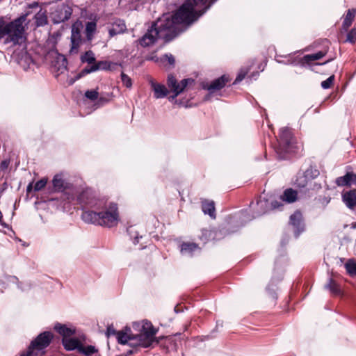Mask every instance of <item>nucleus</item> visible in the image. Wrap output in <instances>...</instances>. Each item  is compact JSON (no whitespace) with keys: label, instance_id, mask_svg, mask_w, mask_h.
Masks as SVG:
<instances>
[{"label":"nucleus","instance_id":"nucleus-39","mask_svg":"<svg viewBox=\"0 0 356 356\" xmlns=\"http://www.w3.org/2000/svg\"><path fill=\"white\" fill-rule=\"evenodd\" d=\"M118 332H117L113 326H108L106 330V335L108 337L115 336L117 337V334Z\"/></svg>","mask_w":356,"mask_h":356},{"label":"nucleus","instance_id":"nucleus-15","mask_svg":"<svg viewBox=\"0 0 356 356\" xmlns=\"http://www.w3.org/2000/svg\"><path fill=\"white\" fill-rule=\"evenodd\" d=\"M54 330L62 336V342L64 341L65 339H69L76 334V330L74 327H68L66 325L59 323L55 324Z\"/></svg>","mask_w":356,"mask_h":356},{"label":"nucleus","instance_id":"nucleus-33","mask_svg":"<svg viewBox=\"0 0 356 356\" xmlns=\"http://www.w3.org/2000/svg\"><path fill=\"white\" fill-rule=\"evenodd\" d=\"M121 81L124 86H126L128 88H131L132 86V81L131 79L124 74V72L121 73Z\"/></svg>","mask_w":356,"mask_h":356},{"label":"nucleus","instance_id":"nucleus-2","mask_svg":"<svg viewBox=\"0 0 356 356\" xmlns=\"http://www.w3.org/2000/svg\"><path fill=\"white\" fill-rule=\"evenodd\" d=\"M77 199L80 204L90 209L82 213L84 222L108 228L118 225L120 218L116 203L96 197L90 190L83 191Z\"/></svg>","mask_w":356,"mask_h":356},{"label":"nucleus","instance_id":"nucleus-16","mask_svg":"<svg viewBox=\"0 0 356 356\" xmlns=\"http://www.w3.org/2000/svg\"><path fill=\"white\" fill-rule=\"evenodd\" d=\"M149 83L154 92V97L156 99L163 98L168 94V90L164 85L158 83L152 79L149 80Z\"/></svg>","mask_w":356,"mask_h":356},{"label":"nucleus","instance_id":"nucleus-28","mask_svg":"<svg viewBox=\"0 0 356 356\" xmlns=\"http://www.w3.org/2000/svg\"><path fill=\"white\" fill-rule=\"evenodd\" d=\"M35 19L37 26H43L47 24L48 19L45 11L40 10L35 15Z\"/></svg>","mask_w":356,"mask_h":356},{"label":"nucleus","instance_id":"nucleus-38","mask_svg":"<svg viewBox=\"0 0 356 356\" xmlns=\"http://www.w3.org/2000/svg\"><path fill=\"white\" fill-rule=\"evenodd\" d=\"M247 73H248L247 70H241L240 71V72L238 73V74L237 75L234 83H237L241 81L244 79V77L245 76Z\"/></svg>","mask_w":356,"mask_h":356},{"label":"nucleus","instance_id":"nucleus-1","mask_svg":"<svg viewBox=\"0 0 356 356\" xmlns=\"http://www.w3.org/2000/svg\"><path fill=\"white\" fill-rule=\"evenodd\" d=\"M216 1L186 0L173 15L164 14L154 22L140 39V44L148 47L159 39L165 42L173 40L202 16Z\"/></svg>","mask_w":356,"mask_h":356},{"label":"nucleus","instance_id":"nucleus-22","mask_svg":"<svg viewBox=\"0 0 356 356\" xmlns=\"http://www.w3.org/2000/svg\"><path fill=\"white\" fill-rule=\"evenodd\" d=\"M202 209L204 214H208L211 218H216L215 206L213 201H203L202 202Z\"/></svg>","mask_w":356,"mask_h":356},{"label":"nucleus","instance_id":"nucleus-47","mask_svg":"<svg viewBox=\"0 0 356 356\" xmlns=\"http://www.w3.org/2000/svg\"><path fill=\"white\" fill-rule=\"evenodd\" d=\"M67 199H68L69 200H73V199H74V196H73V195H71L70 197H67Z\"/></svg>","mask_w":356,"mask_h":356},{"label":"nucleus","instance_id":"nucleus-10","mask_svg":"<svg viewBox=\"0 0 356 356\" xmlns=\"http://www.w3.org/2000/svg\"><path fill=\"white\" fill-rule=\"evenodd\" d=\"M194 82V79L188 78L184 79L178 83L173 74H169L167 79V84L168 88L173 92V95L169 97V100L170 102L173 101L188 86L192 85Z\"/></svg>","mask_w":356,"mask_h":356},{"label":"nucleus","instance_id":"nucleus-11","mask_svg":"<svg viewBox=\"0 0 356 356\" xmlns=\"http://www.w3.org/2000/svg\"><path fill=\"white\" fill-rule=\"evenodd\" d=\"M72 13V9L65 3L56 6L50 14V17L54 24L64 22L70 19Z\"/></svg>","mask_w":356,"mask_h":356},{"label":"nucleus","instance_id":"nucleus-9","mask_svg":"<svg viewBox=\"0 0 356 356\" xmlns=\"http://www.w3.org/2000/svg\"><path fill=\"white\" fill-rule=\"evenodd\" d=\"M82 63H87L88 66L84 67L79 74V77L81 78L88 74L96 72L100 69L106 70L108 68L106 62L99 61L95 63V54L92 51H86L81 56Z\"/></svg>","mask_w":356,"mask_h":356},{"label":"nucleus","instance_id":"nucleus-20","mask_svg":"<svg viewBox=\"0 0 356 356\" xmlns=\"http://www.w3.org/2000/svg\"><path fill=\"white\" fill-rule=\"evenodd\" d=\"M67 60L66 58L61 54H58L54 64V67L58 74H63L67 70Z\"/></svg>","mask_w":356,"mask_h":356},{"label":"nucleus","instance_id":"nucleus-44","mask_svg":"<svg viewBox=\"0 0 356 356\" xmlns=\"http://www.w3.org/2000/svg\"><path fill=\"white\" fill-rule=\"evenodd\" d=\"M137 243H138V237L136 236L134 241V243L136 244Z\"/></svg>","mask_w":356,"mask_h":356},{"label":"nucleus","instance_id":"nucleus-46","mask_svg":"<svg viewBox=\"0 0 356 356\" xmlns=\"http://www.w3.org/2000/svg\"><path fill=\"white\" fill-rule=\"evenodd\" d=\"M351 228H353V229H356V222H355V223H352V224H351Z\"/></svg>","mask_w":356,"mask_h":356},{"label":"nucleus","instance_id":"nucleus-25","mask_svg":"<svg viewBox=\"0 0 356 356\" xmlns=\"http://www.w3.org/2000/svg\"><path fill=\"white\" fill-rule=\"evenodd\" d=\"M325 55V52L318 51L312 54H307L301 58V63L310 64L312 62L322 58Z\"/></svg>","mask_w":356,"mask_h":356},{"label":"nucleus","instance_id":"nucleus-31","mask_svg":"<svg viewBox=\"0 0 356 356\" xmlns=\"http://www.w3.org/2000/svg\"><path fill=\"white\" fill-rule=\"evenodd\" d=\"M345 268L350 275L356 276V264L353 260H348L345 264Z\"/></svg>","mask_w":356,"mask_h":356},{"label":"nucleus","instance_id":"nucleus-23","mask_svg":"<svg viewBox=\"0 0 356 356\" xmlns=\"http://www.w3.org/2000/svg\"><path fill=\"white\" fill-rule=\"evenodd\" d=\"M126 29L125 24L122 20H117L113 26L109 29L108 33L110 36L113 37L118 34L123 33Z\"/></svg>","mask_w":356,"mask_h":356},{"label":"nucleus","instance_id":"nucleus-34","mask_svg":"<svg viewBox=\"0 0 356 356\" xmlns=\"http://www.w3.org/2000/svg\"><path fill=\"white\" fill-rule=\"evenodd\" d=\"M334 80V76L332 75L328 77L326 80L321 82V87L323 89H328L331 87Z\"/></svg>","mask_w":356,"mask_h":356},{"label":"nucleus","instance_id":"nucleus-5","mask_svg":"<svg viewBox=\"0 0 356 356\" xmlns=\"http://www.w3.org/2000/svg\"><path fill=\"white\" fill-rule=\"evenodd\" d=\"M62 343L65 350L69 351L76 350L77 353L86 356L91 355L97 352V349L94 346L86 345V337L84 335L73 336L69 339H65Z\"/></svg>","mask_w":356,"mask_h":356},{"label":"nucleus","instance_id":"nucleus-27","mask_svg":"<svg viewBox=\"0 0 356 356\" xmlns=\"http://www.w3.org/2000/svg\"><path fill=\"white\" fill-rule=\"evenodd\" d=\"M197 248L198 247L195 243H184L181 246V252L183 254L191 255Z\"/></svg>","mask_w":356,"mask_h":356},{"label":"nucleus","instance_id":"nucleus-19","mask_svg":"<svg viewBox=\"0 0 356 356\" xmlns=\"http://www.w3.org/2000/svg\"><path fill=\"white\" fill-rule=\"evenodd\" d=\"M335 182L338 186L356 185V174L348 172L344 176L337 177Z\"/></svg>","mask_w":356,"mask_h":356},{"label":"nucleus","instance_id":"nucleus-8","mask_svg":"<svg viewBox=\"0 0 356 356\" xmlns=\"http://www.w3.org/2000/svg\"><path fill=\"white\" fill-rule=\"evenodd\" d=\"M283 206L282 202L277 200L269 202L267 196L263 193L258 198L256 204H252V207L254 210L253 218L260 216L268 211L273 209H280Z\"/></svg>","mask_w":356,"mask_h":356},{"label":"nucleus","instance_id":"nucleus-37","mask_svg":"<svg viewBox=\"0 0 356 356\" xmlns=\"http://www.w3.org/2000/svg\"><path fill=\"white\" fill-rule=\"evenodd\" d=\"M98 92L96 90H88L86 92V97L90 100H95L98 98Z\"/></svg>","mask_w":356,"mask_h":356},{"label":"nucleus","instance_id":"nucleus-13","mask_svg":"<svg viewBox=\"0 0 356 356\" xmlns=\"http://www.w3.org/2000/svg\"><path fill=\"white\" fill-rule=\"evenodd\" d=\"M289 223L293 227L296 237L302 233L305 229L302 215L299 211H296L290 216Z\"/></svg>","mask_w":356,"mask_h":356},{"label":"nucleus","instance_id":"nucleus-14","mask_svg":"<svg viewBox=\"0 0 356 356\" xmlns=\"http://www.w3.org/2000/svg\"><path fill=\"white\" fill-rule=\"evenodd\" d=\"M228 81L229 78L226 75H222L213 81L211 83L205 85L204 88L207 89L211 94L222 88Z\"/></svg>","mask_w":356,"mask_h":356},{"label":"nucleus","instance_id":"nucleus-32","mask_svg":"<svg viewBox=\"0 0 356 356\" xmlns=\"http://www.w3.org/2000/svg\"><path fill=\"white\" fill-rule=\"evenodd\" d=\"M295 184L299 188H305L308 184V180L305 175H299L297 177Z\"/></svg>","mask_w":356,"mask_h":356},{"label":"nucleus","instance_id":"nucleus-40","mask_svg":"<svg viewBox=\"0 0 356 356\" xmlns=\"http://www.w3.org/2000/svg\"><path fill=\"white\" fill-rule=\"evenodd\" d=\"M6 279L9 281V282H12L13 283H17L18 282V279L17 277L15 276H7L6 277Z\"/></svg>","mask_w":356,"mask_h":356},{"label":"nucleus","instance_id":"nucleus-30","mask_svg":"<svg viewBox=\"0 0 356 356\" xmlns=\"http://www.w3.org/2000/svg\"><path fill=\"white\" fill-rule=\"evenodd\" d=\"M325 287L330 290V291L334 295H340L341 289L339 284L332 278L329 280L328 283Z\"/></svg>","mask_w":356,"mask_h":356},{"label":"nucleus","instance_id":"nucleus-42","mask_svg":"<svg viewBox=\"0 0 356 356\" xmlns=\"http://www.w3.org/2000/svg\"><path fill=\"white\" fill-rule=\"evenodd\" d=\"M291 63L292 65H297V63H296V59H293V60H288V63Z\"/></svg>","mask_w":356,"mask_h":356},{"label":"nucleus","instance_id":"nucleus-26","mask_svg":"<svg viewBox=\"0 0 356 356\" xmlns=\"http://www.w3.org/2000/svg\"><path fill=\"white\" fill-rule=\"evenodd\" d=\"M356 15V9H349L343 22V27L347 29L350 26Z\"/></svg>","mask_w":356,"mask_h":356},{"label":"nucleus","instance_id":"nucleus-18","mask_svg":"<svg viewBox=\"0 0 356 356\" xmlns=\"http://www.w3.org/2000/svg\"><path fill=\"white\" fill-rule=\"evenodd\" d=\"M156 63L162 65L167 69H171L174 67L175 64V57L171 54H166L159 58H152Z\"/></svg>","mask_w":356,"mask_h":356},{"label":"nucleus","instance_id":"nucleus-29","mask_svg":"<svg viewBox=\"0 0 356 356\" xmlns=\"http://www.w3.org/2000/svg\"><path fill=\"white\" fill-rule=\"evenodd\" d=\"M97 24L95 22H88L86 24L85 34L88 40H91L96 31Z\"/></svg>","mask_w":356,"mask_h":356},{"label":"nucleus","instance_id":"nucleus-45","mask_svg":"<svg viewBox=\"0 0 356 356\" xmlns=\"http://www.w3.org/2000/svg\"><path fill=\"white\" fill-rule=\"evenodd\" d=\"M330 61V60H326L325 62L323 63H316V65H324V64H326L327 63H329Z\"/></svg>","mask_w":356,"mask_h":356},{"label":"nucleus","instance_id":"nucleus-36","mask_svg":"<svg viewBox=\"0 0 356 356\" xmlns=\"http://www.w3.org/2000/svg\"><path fill=\"white\" fill-rule=\"evenodd\" d=\"M47 179H41L40 180L38 181L34 186V190L35 191H39L44 188V186L47 184Z\"/></svg>","mask_w":356,"mask_h":356},{"label":"nucleus","instance_id":"nucleus-43","mask_svg":"<svg viewBox=\"0 0 356 356\" xmlns=\"http://www.w3.org/2000/svg\"><path fill=\"white\" fill-rule=\"evenodd\" d=\"M32 190V184H29L27 186L26 191L29 193Z\"/></svg>","mask_w":356,"mask_h":356},{"label":"nucleus","instance_id":"nucleus-35","mask_svg":"<svg viewBox=\"0 0 356 356\" xmlns=\"http://www.w3.org/2000/svg\"><path fill=\"white\" fill-rule=\"evenodd\" d=\"M346 41L350 43L356 42V29H352L347 34Z\"/></svg>","mask_w":356,"mask_h":356},{"label":"nucleus","instance_id":"nucleus-6","mask_svg":"<svg viewBox=\"0 0 356 356\" xmlns=\"http://www.w3.org/2000/svg\"><path fill=\"white\" fill-rule=\"evenodd\" d=\"M275 151L280 159H286V154L293 152V138L289 128L283 127L280 129L278 145L275 147Z\"/></svg>","mask_w":356,"mask_h":356},{"label":"nucleus","instance_id":"nucleus-17","mask_svg":"<svg viewBox=\"0 0 356 356\" xmlns=\"http://www.w3.org/2000/svg\"><path fill=\"white\" fill-rule=\"evenodd\" d=\"M54 188L56 191L64 192L66 190L70 189L72 186L66 182L60 175H56L52 180Z\"/></svg>","mask_w":356,"mask_h":356},{"label":"nucleus","instance_id":"nucleus-12","mask_svg":"<svg viewBox=\"0 0 356 356\" xmlns=\"http://www.w3.org/2000/svg\"><path fill=\"white\" fill-rule=\"evenodd\" d=\"M81 29L82 24L81 22H76L72 26L70 54H77L83 42L81 35Z\"/></svg>","mask_w":356,"mask_h":356},{"label":"nucleus","instance_id":"nucleus-24","mask_svg":"<svg viewBox=\"0 0 356 356\" xmlns=\"http://www.w3.org/2000/svg\"><path fill=\"white\" fill-rule=\"evenodd\" d=\"M280 199L287 203L294 202L297 200V192L291 188L286 189Z\"/></svg>","mask_w":356,"mask_h":356},{"label":"nucleus","instance_id":"nucleus-4","mask_svg":"<svg viewBox=\"0 0 356 356\" xmlns=\"http://www.w3.org/2000/svg\"><path fill=\"white\" fill-rule=\"evenodd\" d=\"M27 15H23L14 21L6 23L0 16V40L6 36L5 44L11 42L13 45L21 44L25 41L24 24Z\"/></svg>","mask_w":356,"mask_h":356},{"label":"nucleus","instance_id":"nucleus-7","mask_svg":"<svg viewBox=\"0 0 356 356\" xmlns=\"http://www.w3.org/2000/svg\"><path fill=\"white\" fill-rule=\"evenodd\" d=\"M52 338L53 334L50 332H44L40 334L31 342L26 354L22 356H44V351L43 350L49 345Z\"/></svg>","mask_w":356,"mask_h":356},{"label":"nucleus","instance_id":"nucleus-3","mask_svg":"<svg viewBox=\"0 0 356 356\" xmlns=\"http://www.w3.org/2000/svg\"><path fill=\"white\" fill-rule=\"evenodd\" d=\"M133 327L138 330L139 333L133 334L123 331L118 332L116 339L119 343H128L131 346L149 348L153 343H159L155 337L157 330L153 327L151 322L143 321L141 323H134Z\"/></svg>","mask_w":356,"mask_h":356},{"label":"nucleus","instance_id":"nucleus-21","mask_svg":"<svg viewBox=\"0 0 356 356\" xmlns=\"http://www.w3.org/2000/svg\"><path fill=\"white\" fill-rule=\"evenodd\" d=\"M342 199L348 208L353 209L356 207V190H350L343 193Z\"/></svg>","mask_w":356,"mask_h":356},{"label":"nucleus","instance_id":"nucleus-41","mask_svg":"<svg viewBox=\"0 0 356 356\" xmlns=\"http://www.w3.org/2000/svg\"><path fill=\"white\" fill-rule=\"evenodd\" d=\"M8 165V163L6 161H3L1 163V168L6 169V168H7Z\"/></svg>","mask_w":356,"mask_h":356}]
</instances>
